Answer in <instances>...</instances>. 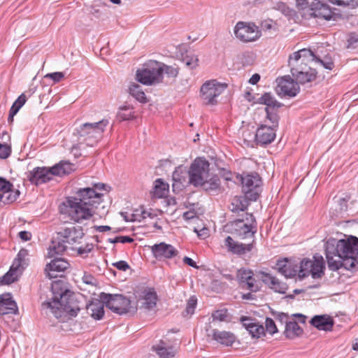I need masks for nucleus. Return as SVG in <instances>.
Instances as JSON below:
<instances>
[{"label":"nucleus","instance_id":"obj_1","mask_svg":"<svg viewBox=\"0 0 358 358\" xmlns=\"http://www.w3.org/2000/svg\"><path fill=\"white\" fill-rule=\"evenodd\" d=\"M337 240L330 238L325 244L328 267L336 271L341 268L355 271L358 265V238L353 236Z\"/></svg>","mask_w":358,"mask_h":358},{"label":"nucleus","instance_id":"obj_2","mask_svg":"<svg viewBox=\"0 0 358 358\" xmlns=\"http://www.w3.org/2000/svg\"><path fill=\"white\" fill-rule=\"evenodd\" d=\"M229 226L231 233L241 239L252 238L251 243L244 244L239 243L230 236L224 239V246L227 251L233 255H243L252 250L255 246V235L257 233V222L252 213H245L241 217L230 222Z\"/></svg>","mask_w":358,"mask_h":358},{"label":"nucleus","instance_id":"obj_3","mask_svg":"<svg viewBox=\"0 0 358 358\" xmlns=\"http://www.w3.org/2000/svg\"><path fill=\"white\" fill-rule=\"evenodd\" d=\"M103 194L94 188L86 187L77 192V197H69L66 201V213L71 220L80 222L92 217L93 208L102 201Z\"/></svg>","mask_w":358,"mask_h":358},{"label":"nucleus","instance_id":"obj_4","mask_svg":"<svg viewBox=\"0 0 358 358\" xmlns=\"http://www.w3.org/2000/svg\"><path fill=\"white\" fill-rule=\"evenodd\" d=\"M85 234L82 227L71 226L62 229L50 245L49 255L62 254L67 249L73 250L76 245L81 243Z\"/></svg>","mask_w":358,"mask_h":358},{"label":"nucleus","instance_id":"obj_5","mask_svg":"<svg viewBox=\"0 0 358 358\" xmlns=\"http://www.w3.org/2000/svg\"><path fill=\"white\" fill-rule=\"evenodd\" d=\"M73 171V164L67 161H61L51 168L35 167L29 171L27 178L31 184L38 185L51 180L54 176H63Z\"/></svg>","mask_w":358,"mask_h":358},{"label":"nucleus","instance_id":"obj_6","mask_svg":"<svg viewBox=\"0 0 358 358\" xmlns=\"http://www.w3.org/2000/svg\"><path fill=\"white\" fill-rule=\"evenodd\" d=\"M108 123V120L103 119L97 122H86L80 125L74 132L78 136L80 145L85 144L89 147L95 146L102 138L103 133Z\"/></svg>","mask_w":358,"mask_h":358},{"label":"nucleus","instance_id":"obj_7","mask_svg":"<svg viewBox=\"0 0 358 358\" xmlns=\"http://www.w3.org/2000/svg\"><path fill=\"white\" fill-rule=\"evenodd\" d=\"M43 310L52 313H77L81 310L79 302L73 296L61 295L60 299L53 298L42 303Z\"/></svg>","mask_w":358,"mask_h":358},{"label":"nucleus","instance_id":"obj_8","mask_svg":"<svg viewBox=\"0 0 358 358\" xmlns=\"http://www.w3.org/2000/svg\"><path fill=\"white\" fill-rule=\"evenodd\" d=\"M161 62L150 60L136 72V79L143 85H150L162 81Z\"/></svg>","mask_w":358,"mask_h":358},{"label":"nucleus","instance_id":"obj_9","mask_svg":"<svg viewBox=\"0 0 358 358\" xmlns=\"http://www.w3.org/2000/svg\"><path fill=\"white\" fill-rule=\"evenodd\" d=\"M210 164L203 158H196L191 164L188 171L189 184L199 187L209 177Z\"/></svg>","mask_w":358,"mask_h":358},{"label":"nucleus","instance_id":"obj_10","mask_svg":"<svg viewBox=\"0 0 358 358\" xmlns=\"http://www.w3.org/2000/svg\"><path fill=\"white\" fill-rule=\"evenodd\" d=\"M324 268L323 257L316 255L313 256V260L304 259L301 261L299 276L303 278L311 275L313 278H321L324 275Z\"/></svg>","mask_w":358,"mask_h":358},{"label":"nucleus","instance_id":"obj_11","mask_svg":"<svg viewBox=\"0 0 358 358\" xmlns=\"http://www.w3.org/2000/svg\"><path fill=\"white\" fill-rule=\"evenodd\" d=\"M242 191L245 199L256 201L262 192V180L257 173L246 174L241 176Z\"/></svg>","mask_w":358,"mask_h":358},{"label":"nucleus","instance_id":"obj_12","mask_svg":"<svg viewBox=\"0 0 358 358\" xmlns=\"http://www.w3.org/2000/svg\"><path fill=\"white\" fill-rule=\"evenodd\" d=\"M100 296L106 307L115 313H128L130 311L131 301L122 294L101 293Z\"/></svg>","mask_w":358,"mask_h":358},{"label":"nucleus","instance_id":"obj_13","mask_svg":"<svg viewBox=\"0 0 358 358\" xmlns=\"http://www.w3.org/2000/svg\"><path fill=\"white\" fill-rule=\"evenodd\" d=\"M227 85L215 80L206 81L201 87V99L205 105H215L216 98L226 89Z\"/></svg>","mask_w":358,"mask_h":358},{"label":"nucleus","instance_id":"obj_14","mask_svg":"<svg viewBox=\"0 0 358 358\" xmlns=\"http://www.w3.org/2000/svg\"><path fill=\"white\" fill-rule=\"evenodd\" d=\"M234 34L237 38L243 42H251L258 39L260 32L258 27L253 23L238 22L235 28Z\"/></svg>","mask_w":358,"mask_h":358},{"label":"nucleus","instance_id":"obj_15","mask_svg":"<svg viewBox=\"0 0 358 358\" xmlns=\"http://www.w3.org/2000/svg\"><path fill=\"white\" fill-rule=\"evenodd\" d=\"M48 320L50 325L57 328V330L69 332L74 331L77 327V322L74 317L77 315H49Z\"/></svg>","mask_w":358,"mask_h":358},{"label":"nucleus","instance_id":"obj_16","mask_svg":"<svg viewBox=\"0 0 358 358\" xmlns=\"http://www.w3.org/2000/svg\"><path fill=\"white\" fill-rule=\"evenodd\" d=\"M291 68V73L292 77L295 79V82L298 84H306L307 83H310L316 79L317 77V71L308 66L306 64L305 65H299L294 64L289 65Z\"/></svg>","mask_w":358,"mask_h":358},{"label":"nucleus","instance_id":"obj_17","mask_svg":"<svg viewBox=\"0 0 358 358\" xmlns=\"http://www.w3.org/2000/svg\"><path fill=\"white\" fill-rule=\"evenodd\" d=\"M276 87L277 93L282 96H295L299 92V86L296 82L289 76L278 78Z\"/></svg>","mask_w":358,"mask_h":358},{"label":"nucleus","instance_id":"obj_18","mask_svg":"<svg viewBox=\"0 0 358 358\" xmlns=\"http://www.w3.org/2000/svg\"><path fill=\"white\" fill-rule=\"evenodd\" d=\"M151 252L154 257L159 261L174 258L179 254L174 246L164 242L151 246Z\"/></svg>","mask_w":358,"mask_h":358},{"label":"nucleus","instance_id":"obj_19","mask_svg":"<svg viewBox=\"0 0 358 358\" xmlns=\"http://www.w3.org/2000/svg\"><path fill=\"white\" fill-rule=\"evenodd\" d=\"M237 278L243 288H246L252 292H257L260 289L261 285L254 277L252 271L245 268L239 269Z\"/></svg>","mask_w":358,"mask_h":358},{"label":"nucleus","instance_id":"obj_20","mask_svg":"<svg viewBox=\"0 0 358 358\" xmlns=\"http://www.w3.org/2000/svg\"><path fill=\"white\" fill-rule=\"evenodd\" d=\"M240 322L252 338H259L266 335L264 327L255 318L243 316L241 317Z\"/></svg>","mask_w":358,"mask_h":358},{"label":"nucleus","instance_id":"obj_21","mask_svg":"<svg viewBox=\"0 0 358 358\" xmlns=\"http://www.w3.org/2000/svg\"><path fill=\"white\" fill-rule=\"evenodd\" d=\"M276 137V128L261 124L255 134V141L258 145H265L271 143Z\"/></svg>","mask_w":358,"mask_h":358},{"label":"nucleus","instance_id":"obj_22","mask_svg":"<svg viewBox=\"0 0 358 358\" xmlns=\"http://www.w3.org/2000/svg\"><path fill=\"white\" fill-rule=\"evenodd\" d=\"M256 276L265 285H268L269 288L273 289L276 292L284 294L287 289V286L285 283L280 282L278 278L270 273L264 271H259L256 274Z\"/></svg>","mask_w":358,"mask_h":358},{"label":"nucleus","instance_id":"obj_23","mask_svg":"<svg viewBox=\"0 0 358 358\" xmlns=\"http://www.w3.org/2000/svg\"><path fill=\"white\" fill-rule=\"evenodd\" d=\"M158 296L154 288L148 287L142 292L138 299L140 308L146 310H153L157 305Z\"/></svg>","mask_w":358,"mask_h":358},{"label":"nucleus","instance_id":"obj_24","mask_svg":"<svg viewBox=\"0 0 358 358\" xmlns=\"http://www.w3.org/2000/svg\"><path fill=\"white\" fill-rule=\"evenodd\" d=\"M317 50L313 52L310 49H301L296 52H294L292 55H290L289 57V65L299 64L300 62L301 65L306 64V62L311 60L314 61L316 57V54H317Z\"/></svg>","mask_w":358,"mask_h":358},{"label":"nucleus","instance_id":"obj_25","mask_svg":"<svg viewBox=\"0 0 358 358\" xmlns=\"http://www.w3.org/2000/svg\"><path fill=\"white\" fill-rule=\"evenodd\" d=\"M69 266V263L64 259L55 258L46 265L45 272L46 275L52 279L57 277V272L64 271Z\"/></svg>","mask_w":358,"mask_h":358},{"label":"nucleus","instance_id":"obj_26","mask_svg":"<svg viewBox=\"0 0 358 358\" xmlns=\"http://www.w3.org/2000/svg\"><path fill=\"white\" fill-rule=\"evenodd\" d=\"M13 185L6 179L0 177V192L6 195L3 203H10L17 200L20 196V191H13Z\"/></svg>","mask_w":358,"mask_h":358},{"label":"nucleus","instance_id":"obj_27","mask_svg":"<svg viewBox=\"0 0 358 358\" xmlns=\"http://www.w3.org/2000/svg\"><path fill=\"white\" fill-rule=\"evenodd\" d=\"M308 15L310 17L330 20L333 17L334 13L328 5L319 2L314 8H310Z\"/></svg>","mask_w":358,"mask_h":358},{"label":"nucleus","instance_id":"obj_28","mask_svg":"<svg viewBox=\"0 0 358 358\" xmlns=\"http://www.w3.org/2000/svg\"><path fill=\"white\" fill-rule=\"evenodd\" d=\"M310 323L319 330L331 331L334 322L329 315H315L311 319Z\"/></svg>","mask_w":358,"mask_h":358},{"label":"nucleus","instance_id":"obj_29","mask_svg":"<svg viewBox=\"0 0 358 358\" xmlns=\"http://www.w3.org/2000/svg\"><path fill=\"white\" fill-rule=\"evenodd\" d=\"M0 313H18L17 303L9 293L0 296Z\"/></svg>","mask_w":358,"mask_h":358},{"label":"nucleus","instance_id":"obj_30","mask_svg":"<svg viewBox=\"0 0 358 358\" xmlns=\"http://www.w3.org/2000/svg\"><path fill=\"white\" fill-rule=\"evenodd\" d=\"M213 339L226 346H231L236 341V336L231 331H219L217 329L213 330Z\"/></svg>","mask_w":358,"mask_h":358},{"label":"nucleus","instance_id":"obj_31","mask_svg":"<svg viewBox=\"0 0 358 358\" xmlns=\"http://www.w3.org/2000/svg\"><path fill=\"white\" fill-rule=\"evenodd\" d=\"M206 192L218 194L222 190L220 178L217 174L210 173L207 180H205L203 184H201Z\"/></svg>","mask_w":358,"mask_h":358},{"label":"nucleus","instance_id":"obj_32","mask_svg":"<svg viewBox=\"0 0 358 358\" xmlns=\"http://www.w3.org/2000/svg\"><path fill=\"white\" fill-rule=\"evenodd\" d=\"M152 348L156 352L159 358H172L176 353V350L173 346H167L163 341H160L158 345H153Z\"/></svg>","mask_w":358,"mask_h":358},{"label":"nucleus","instance_id":"obj_33","mask_svg":"<svg viewBox=\"0 0 358 358\" xmlns=\"http://www.w3.org/2000/svg\"><path fill=\"white\" fill-rule=\"evenodd\" d=\"M0 324L11 331H17L20 326V315H0Z\"/></svg>","mask_w":358,"mask_h":358},{"label":"nucleus","instance_id":"obj_34","mask_svg":"<svg viewBox=\"0 0 358 358\" xmlns=\"http://www.w3.org/2000/svg\"><path fill=\"white\" fill-rule=\"evenodd\" d=\"M22 269H18L17 264H12L9 271L0 278L1 285H10L17 281L22 273Z\"/></svg>","mask_w":358,"mask_h":358},{"label":"nucleus","instance_id":"obj_35","mask_svg":"<svg viewBox=\"0 0 358 358\" xmlns=\"http://www.w3.org/2000/svg\"><path fill=\"white\" fill-rule=\"evenodd\" d=\"M303 333V329L295 321L286 322L285 335L289 339H294L301 336Z\"/></svg>","mask_w":358,"mask_h":358},{"label":"nucleus","instance_id":"obj_36","mask_svg":"<svg viewBox=\"0 0 358 358\" xmlns=\"http://www.w3.org/2000/svg\"><path fill=\"white\" fill-rule=\"evenodd\" d=\"M116 117L119 122L131 120L136 118V112L131 105H124L119 108Z\"/></svg>","mask_w":358,"mask_h":358},{"label":"nucleus","instance_id":"obj_37","mask_svg":"<svg viewBox=\"0 0 358 358\" xmlns=\"http://www.w3.org/2000/svg\"><path fill=\"white\" fill-rule=\"evenodd\" d=\"M276 269L286 278H292L296 273V271L292 268L290 263L286 259L277 262Z\"/></svg>","mask_w":358,"mask_h":358},{"label":"nucleus","instance_id":"obj_38","mask_svg":"<svg viewBox=\"0 0 358 358\" xmlns=\"http://www.w3.org/2000/svg\"><path fill=\"white\" fill-rule=\"evenodd\" d=\"M168 192L169 185L164 182L161 178L157 179L153 187V196L157 198H163L167 195Z\"/></svg>","mask_w":358,"mask_h":358},{"label":"nucleus","instance_id":"obj_39","mask_svg":"<svg viewBox=\"0 0 358 358\" xmlns=\"http://www.w3.org/2000/svg\"><path fill=\"white\" fill-rule=\"evenodd\" d=\"M247 199L235 196L232 199L231 203L229 205V209L233 213H239L241 211H245L248 208Z\"/></svg>","mask_w":358,"mask_h":358},{"label":"nucleus","instance_id":"obj_40","mask_svg":"<svg viewBox=\"0 0 358 358\" xmlns=\"http://www.w3.org/2000/svg\"><path fill=\"white\" fill-rule=\"evenodd\" d=\"M129 94L141 103H145L148 102L146 96L143 91L141 85L136 83H132L129 87Z\"/></svg>","mask_w":358,"mask_h":358},{"label":"nucleus","instance_id":"obj_41","mask_svg":"<svg viewBox=\"0 0 358 358\" xmlns=\"http://www.w3.org/2000/svg\"><path fill=\"white\" fill-rule=\"evenodd\" d=\"M231 315H211L209 318V328L221 327L222 322H231Z\"/></svg>","mask_w":358,"mask_h":358},{"label":"nucleus","instance_id":"obj_42","mask_svg":"<svg viewBox=\"0 0 358 358\" xmlns=\"http://www.w3.org/2000/svg\"><path fill=\"white\" fill-rule=\"evenodd\" d=\"M259 103L266 105V108H280L282 103L278 102L271 93H264L259 99Z\"/></svg>","mask_w":358,"mask_h":358},{"label":"nucleus","instance_id":"obj_43","mask_svg":"<svg viewBox=\"0 0 358 358\" xmlns=\"http://www.w3.org/2000/svg\"><path fill=\"white\" fill-rule=\"evenodd\" d=\"M105 303L101 299V300L95 299L92 301L90 304L86 305V308L88 310L92 312V313H104Z\"/></svg>","mask_w":358,"mask_h":358},{"label":"nucleus","instance_id":"obj_44","mask_svg":"<svg viewBox=\"0 0 358 358\" xmlns=\"http://www.w3.org/2000/svg\"><path fill=\"white\" fill-rule=\"evenodd\" d=\"M278 108H265L266 118L272 123L271 127H278L279 115L278 114Z\"/></svg>","mask_w":358,"mask_h":358},{"label":"nucleus","instance_id":"obj_45","mask_svg":"<svg viewBox=\"0 0 358 358\" xmlns=\"http://www.w3.org/2000/svg\"><path fill=\"white\" fill-rule=\"evenodd\" d=\"M161 67L162 69V78H163V73H165L170 78H176L178 75L179 69L178 66H168L161 63Z\"/></svg>","mask_w":358,"mask_h":358},{"label":"nucleus","instance_id":"obj_46","mask_svg":"<svg viewBox=\"0 0 358 358\" xmlns=\"http://www.w3.org/2000/svg\"><path fill=\"white\" fill-rule=\"evenodd\" d=\"M28 256V250L26 249H21L17 255L16 258L13 262L12 264H17L18 269H24V264H25V258Z\"/></svg>","mask_w":358,"mask_h":358},{"label":"nucleus","instance_id":"obj_47","mask_svg":"<svg viewBox=\"0 0 358 358\" xmlns=\"http://www.w3.org/2000/svg\"><path fill=\"white\" fill-rule=\"evenodd\" d=\"M314 61L319 63L324 68L328 70H332L334 67V62L330 57L325 56L323 59H322L318 52L316 54V57L315 58Z\"/></svg>","mask_w":358,"mask_h":358},{"label":"nucleus","instance_id":"obj_48","mask_svg":"<svg viewBox=\"0 0 358 358\" xmlns=\"http://www.w3.org/2000/svg\"><path fill=\"white\" fill-rule=\"evenodd\" d=\"M94 245L93 243H86L83 246L76 247L73 250H76L78 255L82 257H87L88 254L94 250Z\"/></svg>","mask_w":358,"mask_h":358},{"label":"nucleus","instance_id":"obj_49","mask_svg":"<svg viewBox=\"0 0 358 358\" xmlns=\"http://www.w3.org/2000/svg\"><path fill=\"white\" fill-rule=\"evenodd\" d=\"M275 8L285 16L292 17L295 15L294 10L283 2H278Z\"/></svg>","mask_w":358,"mask_h":358},{"label":"nucleus","instance_id":"obj_50","mask_svg":"<svg viewBox=\"0 0 358 358\" xmlns=\"http://www.w3.org/2000/svg\"><path fill=\"white\" fill-rule=\"evenodd\" d=\"M182 62L190 69H194L199 65L198 57L194 55H187L183 58Z\"/></svg>","mask_w":358,"mask_h":358},{"label":"nucleus","instance_id":"obj_51","mask_svg":"<svg viewBox=\"0 0 358 358\" xmlns=\"http://www.w3.org/2000/svg\"><path fill=\"white\" fill-rule=\"evenodd\" d=\"M26 100L27 99L25 95L24 94H20L18 96V98L15 101L10 110H12V113L15 112L17 113L20 109L25 103Z\"/></svg>","mask_w":358,"mask_h":358},{"label":"nucleus","instance_id":"obj_52","mask_svg":"<svg viewBox=\"0 0 358 358\" xmlns=\"http://www.w3.org/2000/svg\"><path fill=\"white\" fill-rule=\"evenodd\" d=\"M172 178L173 180V188H175L176 186H180L182 185L185 181V177L181 176L180 169H176L172 175Z\"/></svg>","mask_w":358,"mask_h":358},{"label":"nucleus","instance_id":"obj_53","mask_svg":"<svg viewBox=\"0 0 358 358\" xmlns=\"http://www.w3.org/2000/svg\"><path fill=\"white\" fill-rule=\"evenodd\" d=\"M264 329L265 332L266 331L271 335H273L274 334L278 332V329L274 321L269 317H266V325Z\"/></svg>","mask_w":358,"mask_h":358},{"label":"nucleus","instance_id":"obj_54","mask_svg":"<svg viewBox=\"0 0 358 358\" xmlns=\"http://www.w3.org/2000/svg\"><path fill=\"white\" fill-rule=\"evenodd\" d=\"M44 78L52 80V84H55L60 82L64 78V74L62 72H54L47 73L44 76Z\"/></svg>","mask_w":358,"mask_h":358},{"label":"nucleus","instance_id":"obj_55","mask_svg":"<svg viewBox=\"0 0 358 358\" xmlns=\"http://www.w3.org/2000/svg\"><path fill=\"white\" fill-rule=\"evenodd\" d=\"M11 153V148L6 144H0V159H5L8 158Z\"/></svg>","mask_w":358,"mask_h":358},{"label":"nucleus","instance_id":"obj_56","mask_svg":"<svg viewBox=\"0 0 358 358\" xmlns=\"http://www.w3.org/2000/svg\"><path fill=\"white\" fill-rule=\"evenodd\" d=\"M358 45V34L350 33L348 39V48H355Z\"/></svg>","mask_w":358,"mask_h":358},{"label":"nucleus","instance_id":"obj_57","mask_svg":"<svg viewBox=\"0 0 358 358\" xmlns=\"http://www.w3.org/2000/svg\"><path fill=\"white\" fill-rule=\"evenodd\" d=\"M194 231L196 233L199 238L201 239H205L209 236V229L206 227H203L201 228L194 227Z\"/></svg>","mask_w":358,"mask_h":358},{"label":"nucleus","instance_id":"obj_58","mask_svg":"<svg viewBox=\"0 0 358 358\" xmlns=\"http://www.w3.org/2000/svg\"><path fill=\"white\" fill-rule=\"evenodd\" d=\"M197 300L195 296H191L187 301L186 312L187 313H194L196 306Z\"/></svg>","mask_w":358,"mask_h":358},{"label":"nucleus","instance_id":"obj_59","mask_svg":"<svg viewBox=\"0 0 358 358\" xmlns=\"http://www.w3.org/2000/svg\"><path fill=\"white\" fill-rule=\"evenodd\" d=\"M83 282L89 285L96 286V278L91 274L87 273H84L83 276L82 277Z\"/></svg>","mask_w":358,"mask_h":358},{"label":"nucleus","instance_id":"obj_60","mask_svg":"<svg viewBox=\"0 0 358 358\" xmlns=\"http://www.w3.org/2000/svg\"><path fill=\"white\" fill-rule=\"evenodd\" d=\"M113 266L116 267L117 269L123 271H127L129 268V266L127 264V262L123 260L113 263Z\"/></svg>","mask_w":358,"mask_h":358},{"label":"nucleus","instance_id":"obj_61","mask_svg":"<svg viewBox=\"0 0 358 358\" xmlns=\"http://www.w3.org/2000/svg\"><path fill=\"white\" fill-rule=\"evenodd\" d=\"M296 4L299 10H304L308 8L309 3L308 0H296Z\"/></svg>","mask_w":358,"mask_h":358},{"label":"nucleus","instance_id":"obj_62","mask_svg":"<svg viewBox=\"0 0 358 358\" xmlns=\"http://www.w3.org/2000/svg\"><path fill=\"white\" fill-rule=\"evenodd\" d=\"M19 237L24 241H29L31 238V234L29 231H22L19 233Z\"/></svg>","mask_w":358,"mask_h":358},{"label":"nucleus","instance_id":"obj_63","mask_svg":"<svg viewBox=\"0 0 358 358\" xmlns=\"http://www.w3.org/2000/svg\"><path fill=\"white\" fill-rule=\"evenodd\" d=\"M119 243H132L134 242V239L127 236H118Z\"/></svg>","mask_w":358,"mask_h":358},{"label":"nucleus","instance_id":"obj_64","mask_svg":"<svg viewBox=\"0 0 358 358\" xmlns=\"http://www.w3.org/2000/svg\"><path fill=\"white\" fill-rule=\"evenodd\" d=\"M183 262L193 268H197L196 262L190 257H185L183 259Z\"/></svg>","mask_w":358,"mask_h":358}]
</instances>
